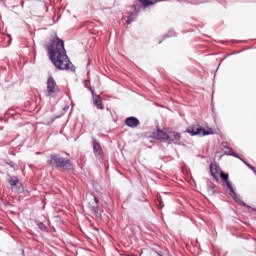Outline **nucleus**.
Returning a JSON list of instances; mask_svg holds the SVG:
<instances>
[{
  "mask_svg": "<svg viewBox=\"0 0 256 256\" xmlns=\"http://www.w3.org/2000/svg\"><path fill=\"white\" fill-rule=\"evenodd\" d=\"M46 49L49 59L56 69H69L71 61L69 60V56H67V50H65V41L59 37H55L46 45Z\"/></svg>",
  "mask_w": 256,
  "mask_h": 256,
  "instance_id": "f257e3e1",
  "label": "nucleus"
},
{
  "mask_svg": "<svg viewBox=\"0 0 256 256\" xmlns=\"http://www.w3.org/2000/svg\"><path fill=\"white\" fill-rule=\"evenodd\" d=\"M51 167H59L60 169H73L71 161L67 158H62L58 154H52L47 161Z\"/></svg>",
  "mask_w": 256,
  "mask_h": 256,
  "instance_id": "f03ea898",
  "label": "nucleus"
},
{
  "mask_svg": "<svg viewBox=\"0 0 256 256\" xmlns=\"http://www.w3.org/2000/svg\"><path fill=\"white\" fill-rule=\"evenodd\" d=\"M46 95L47 97H59L61 95V87L55 81L53 76H49L46 82Z\"/></svg>",
  "mask_w": 256,
  "mask_h": 256,
  "instance_id": "7ed1b4c3",
  "label": "nucleus"
},
{
  "mask_svg": "<svg viewBox=\"0 0 256 256\" xmlns=\"http://www.w3.org/2000/svg\"><path fill=\"white\" fill-rule=\"evenodd\" d=\"M186 133H189V135H192V137L195 135L205 137V135H213L215 132L211 128L205 130V128L201 127L200 125L194 124L186 129Z\"/></svg>",
  "mask_w": 256,
  "mask_h": 256,
  "instance_id": "20e7f679",
  "label": "nucleus"
},
{
  "mask_svg": "<svg viewBox=\"0 0 256 256\" xmlns=\"http://www.w3.org/2000/svg\"><path fill=\"white\" fill-rule=\"evenodd\" d=\"M157 0H138L135 1L132 5L133 13L137 14L141 11V9H147V7H151V5H155Z\"/></svg>",
  "mask_w": 256,
  "mask_h": 256,
  "instance_id": "39448f33",
  "label": "nucleus"
},
{
  "mask_svg": "<svg viewBox=\"0 0 256 256\" xmlns=\"http://www.w3.org/2000/svg\"><path fill=\"white\" fill-rule=\"evenodd\" d=\"M179 139H181V135L179 133L170 131L168 132L166 143H177Z\"/></svg>",
  "mask_w": 256,
  "mask_h": 256,
  "instance_id": "423d86ee",
  "label": "nucleus"
},
{
  "mask_svg": "<svg viewBox=\"0 0 256 256\" xmlns=\"http://www.w3.org/2000/svg\"><path fill=\"white\" fill-rule=\"evenodd\" d=\"M125 125H127V127H131L132 129H134L135 127H139V119H137L136 117H128L125 120Z\"/></svg>",
  "mask_w": 256,
  "mask_h": 256,
  "instance_id": "0eeeda50",
  "label": "nucleus"
},
{
  "mask_svg": "<svg viewBox=\"0 0 256 256\" xmlns=\"http://www.w3.org/2000/svg\"><path fill=\"white\" fill-rule=\"evenodd\" d=\"M167 136L168 132L159 129L157 130L156 133H154L155 139H158V141H163L164 143H167Z\"/></svg>",
  "mask_w": 256,
  "mask_h": 256,
  "instance_id": "6e6552de",
  "label": "nucleus"
},
{
  "mask_svg": "<svg viewBox=\"0 0 256 256\" xmlns=\"http://www.w3.org/2000/svg\"><path fill=\"white\" fill-rule=\"evenodd\" d=\"M93 151L96 157L103 155V148L96 139L93 140Z\"/></svg>",
  "mask_w": 256,
  "mask_h": 256,
  "instance_id": "1a4fd4ad",
  "label": "nucleus"
},
{
  "mask_svg": "<svg viewBox=\"0 0 256 256\" xmlns=\"http://www.w3.org/2000/svg\"><path fill=\"white\" fill-rule=\"evenodd\" d=\"M220 177H221L222 181L226 182L228 189H230V191H233V186H231V182H229V174H227L225 172H221Z\"/></svg>",
  "mask_w": 256,
  "mask_h": 256,
  "instance_id": "9d476101",
  "label": "nucleus"
},
{
  "mask_svg": "<svg viewBox=\"0 0 256 256\" xmlns=\"http://www.w3.org/2000/svg\"><path fill=\"white\" fill-rule=\"evenodd\" d=\"M93 102L97 109H103V101L101 100L100 95H93Z\"/></svg>",
  "mask_w": 256,
  "mask_h": 256,
  "instance_id": "9b49d317",
  "label": "nucleus"
},
{
  "mask_svg": "<svg viewBox=\"0 0 256 256\" xmlns=\"http://www.w3.org/2000/svg\"><path fill=\"white\" fill-rule=\"evenodd\" d=\"M210 173L214 179H219V170L217 167H213V164L210 165Z\"/></svg>",
  "mask_w": 256,
  "mask_h": 256,
  "instance_id": "f8f14e48",
  "label": "nucleus"
},
{
  "mask_svg": "<svg viewBox=\"0 0 256 256\" xmlns=\"http://www.w3.org/2000/svg\"><path fill=\"white\" fill-rule=\"evenodd\" d=\"M8 183L12 186L15 187L19 184V178L17 177H10L8 180Z\"/></svg>",
  "mask_w": 256,
  "mask_h": 256,
  "instance_id": "ddd939ff",
  "label": "nucleus"
},
{
  "mask_svg": "<svg viewBox=\"0 0 256 256\" xmlns=\"http://www.w3.org/2000/svg\"><path fill=\"white\" fill-rule=\"evenodd\" d=\"M135 17H137V14L134 13H130L128 18H127V25H131V23H133V21H135Z\"/></svg>",
  "mask_w": 256,
  "mask_h": 256,
  "instance_id": "4468645a",
  "label": "nucleus"
},
{
  "mask_svg": "<svg viewBox=\"0 0 256 256\" xmlns=\"http://www.w3.org/2000/svg\"><path fill=\"white\" fill-rule=\"evenodd\" d=\"M90 209H91L92 213H94L95 215H99V213H101V209L99 208L98 204L91 206Z\"/></svg>",
  "mask_w": 256,
  "mask_h": 256,
  "instance_id": "2eb2a0df",
  "label": "nucleus"
},
{
  "mask_svg": "<svg viewBox=\"0 0 256 256\" xmlns=\"http://www.w3.org/2000/svg\"><path fill=\"white\" fill-rule=\"evenodd\" d=\"M37 226L39 227L40 231H47V226L43 224V222L37 221Z\"/></svg>",
  "mask_w": 256,
  "mask_h": 256,
  "instance_id": "dca6fc26",
  "label": "nucleus"
},
{
  "mask_svg": "<svg viewBox=\"0 0 256 256\" xmlns=\"http://www.w3.org/2000/svg\"><path fill=\"white\" fill-rule=\"evenodd\" d=\"M95 205H99V199L97 197H94Z\"/></svg>",
  "mask_w": 256,
  "mask_h": 256,
  "instance_id": "f3484780",
  "label": "nucleus"
},
{
  "mask_svg": "<svg viewBox=\"0 0 256 256\" xmlns=\"http://www.w3.org/2000/svg\"><path fill=\"white\" fill-rule=\"evenodd\" d=\"M94 93H95V92L92 90V95H94Z\"/></svg>",
  "mask_w": 256,
  "mask_h": 256,
  "instance_id": "a211bd4d",
  "label": "nucleus"
}]
</instances>
